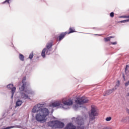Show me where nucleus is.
<instances>
[{
  "instance_id": "30",
  "label": "nucleus",
  "mask_w": 129,
  "mask_h": 129,
  "mask_svg": "<svg viewBox=\"0 0 129 129\" xmlns=\"http://www.w3.org/2000/svg\"><path fill=\"white\" fill-rule=\"evenodd\" d=\"M14 94H12L11 98L13 99L14 98Z\"/></svg>"
},
{
  "instance_id": "9",
  "label": "nucleus",
  "mask_w": 129,
  "mask_h": 129,
  "mask_svg": "<svg viewBox=\"0 0 129 129\" xmlns=\"http://www.w3.org/2000/svg\"><path fill=\"white\" fill-rule=\"evenodd\" d=\"M52 107H63L64 108V106L62 105L61 104V102L60 101H57V102H55L52 103L51 104Z\"/></svg>"
},
{
  "instance_id": "21",
  "label": "nucleus",
  "mask_w": 129,
  "mask_h": 129,
  "mask_svg": "<svg viewBox=\"0 0 129 129\" xmlns=\"http://www.w3.org/2000/svg\"><path fill=\"white\" fill-rule=\"evenodd\" d=\"M128 69H129L128 65H126V67H125V74H126Z\"/></svg>"
},
{
  "instance_id": "7",
  "label": "nucleus",
  "mask_w": 129,
  "mask_h": 129,
  "mask_svg": "<svg viewBox=\"0 0 129 129\" xmlns=\"http://www.w3.org/2000/svg\"><path fill=\"white\" fill-rule=\"evenodd\" d=\"M65 124L60 121L56 120L55 122V128H63Z\"/></svg>"
},
{
  "instance_id": "28",
  "label": "nucleus",
  "mask_w": 129,
  "mask_h": 129,
  "mask_svg": "<svg viewBox=\"0 0 129 129\" xmlns=\"http://www.w3.org/2000/svg\"><path fill=\"white\" fill-rule=\"evenodd\" d=\"M129 85V81L128 82H127L126 83H125V86H128Z\"/></svg>"
},
{
  "instance_id": "11",
  "label": "nucleus",
  "mask_w": 129,
  "mask_h": 129,
  "mask_svg": "<svg viewBox=\"0 0 129 129\" xmlns=\"http://www.w3.org/2000/svg\"><path fill=\"white\" fill-rule=\"evenodd\" d=\"M48 125L50 126L51 127H56V120L54 121H50L48 122Z\"/></svg>"
},
{
  "instance_id": "1",
  "label": "nucleus",
  "mask_w": 129,
  "mask_h": 129,
  "mask_svg": "<svg viewBox=\"0 0 129 129\" xmlns=\"http://www.w3.org/2000/svg\"><path fill=\"white\" fill-rule=\"evenodd\" d=\"M32 112L36 113L35 119L39 122H42L45 120L46 117L49 115V110L43 107V105H36L32 109Z\"/></svg>"
},
{
  "instance_id": "22",
  "label": "nucleus",
  "mask_w": 129,
  "mask_h": 129,
  "mask_svg": "<svg viewBox=\"0 0 129 129\" xmlns=\"http://www.w3.org/2000/svg\"><path fill=\"white\" fill-rule=\"evenodd\" d=\"M104 41L105 42H109V41H110V38H109V37L104 38Z\"/></svg>"
},
{
  "instance_id": "3",
  "label": "nucleus",
  "mask_w": 129,
  "mask_h": 129,
  "mask_svg": "<svg viewBox=\"0 0 129 129\" xmlns=\"http://www.w3.org/2000/svg\"><path fill=\"white\" fill-rule=\"evenodd\" d=\"M53 41H50L48 42L46 45V48H44L41 52V56L43 58H45L46 55H50L51 54V52H52V47L53 46Z\"/></svg>"
},
{
  "instance_id": "26",
  "label": "nucleus",
  "mask_w": 129,
  "mask_h": 129,
  "mask_svg": "<svg viewBox=\"0 0 129 129\" xmlns=\"http://www.w3.org/2000/svg\"><path fill=\"white\" fill-rule=\"evenodd\" d=\"M110 16L111 17V18H113V17H114V13L111 12L110 14Z\"/></svg>"
},
{
  "instance_id": "31",
  "label": "nucleus",
  "mask_w": 129,
  "mask_h": 129,
  "mask_svg": "<svg viewBox=\"0 0 129 129\" xmlns=\"http://www.w3.org/2000/svg\"><path fill=\"white\" fill-rule=\"evenodd\" d=\"M122 77H123V78H124V79H125V78H124V75H123Z\"/></svg>"
},
{
  "instance_id": "2",
  "label": "nucleus",
  "mask_w": 129,
  "mask_h": 129,
  "mask_svg": "<svg viewBox=\"0 0 129 129\" xmlns=\"http://www.w3.org/2000/svg\"><path fill=\"white\" fill-rule=\"evenodd\" d=\"M77 124L79 126H77L74 125L72 123H69L67 124L64 129H84V120L83 118L79 116L77 117Z\"/></svg>"
},
{
  "instance_id": "17",
  "label": "nucleus",
  "mask_w": 129,
  "mask_h": 129,
  "mask_svg": "<svg viewBox=\"0 0 129 129\" xmlns=\"http://www.w3.org/2000/svg\"><path fill=\"white\" fill-rule=\"evenodd\" d=\"M120 82H119V81H117V82H116V84L115 86V90H116V89H117V87H118V86H119V84H120Z\"/></svg>"
},
{
  "instance_id": "13",
  "label": "nucleus",
  "mask_w": 129,
  "mask_h": 129,
  "mask_svg": "<svg viewBox=\"0 0 129 129\" xmlns=\"http://www.w3.org/2000/svg\"><path fill=\"white\" fill-rule=\"evenodd\" d=\"M69 31V32H67L68 35H69V34H71L72 33H75V29L73 28L70 27Z\"/></svg>"
},
{
  "instance_id": "27",
  "label": "nucleus",
  "mask_w": 129,
  "mask_h": 129,
  "mask_svg": "<svg viewBox=\"0 0 129 129\" xmlns=\"http://www.w3.org/2000/svg\"><path fill=\"white\" fill-rule=\"evenodd\" d=\"M111 45H116L117 44V42L116 41L114 42H111Z\"/></svg>"
},
{
  "instance_id": "5",
  "label": "nucleus",
  "mask_w": 129,
  "mask_h": 129,
  "mask_svg": "<svg viewBox=\"0 0 129 129\" xmlns=\"http://www.w3.org/2000/svg\"><path fill=\"white\" fill-rule=\"evenodd\" d=\"M75 102L76 104L81 105V104H84V103H87V102H88V99L85 97H82L81 98L77 97L75 100Z\"/></svg>"
},
{
  "instance_id": "8",
  "label": "nucleus",
  "mask_w": 129,
  "mask_h": 129,
  "mask_svg": "<svg viewBox=\"0 0 129 129\" xmlns=\"http://www.w3.org/2000/svg\"><path fill=\"white\" fill-rule=\"evenodd\" d=\"M62 102L63 104H64L63 106L64 105H72V104H73V101H72V100H67L65 98L62 100Z\"/></svg>"
},
{
  "instance_id": "23",
  "label": "nucleus",
  "mask_w": 129,
  "mask_h": 129,
  "mask_svg": "<svg viewBox=\"0 0 129 129\" xmlns=\"http://www.w3.org/2000/svg\"><path fill=\"white\" fill-rule=\"evenodd\" d=\"M33 57H34V53L32 52L30 54L29 58L31 60V59H33Z\"/></svg>"
},
{
  "instance_id": "20",
  "label": "nucleus",
  "mask_w": 129,
  "mask_h": 129,
  "mask_svg": "<svg viewBox=\"0 0 129 129\" xmlns=\"http://www.w3.org/2000/svg\"><path fill=\"white\" fill-rule=\"evenodd\" d=\"M14 87V85L10 84L9 85H7V88L9 89H11Z\"/></svg>"
},
{
  "instance_id": "19",
  "label": "nucleus",
  "mask_w": 129,
  "mask_h": 129,
  "mask_svg": "<svg viewBox=\"0 0 129 129\" xmlns=\"http://www.w3.org/2000/svg\"><path fill=\"white\" fill-rule=\"evenodd\" d=\"M16 87H13L12 89H11L12 94H15V92H16Z\"/></svg>"
},
{
  "instance_id": "15",
  "label": "nucleus",
  "mask_w": 129,
  "mask_h": 129,
  "mask_svg": "<svg viewBox=\"0 0 129 129\" xmlns=\"http://www.w3.org/2000/svg\"><path fill=\"white\" fill-rule=\"evenodd\" d=\"M28 97H29V96H28V95H27L24 93H21V98H24V99H27V98H28Z\"/></svg>"
},
{
  "instance_id": "4",
  "label": "nucleus",
  "mask_w": 129,
  "mask_h": 129,
  "mask_svg": "<svg viewBox=\"0 0 129 129\" xmlns=\"http://www.w3.org/2000/svg\"><path fill=\"white\" fill-rule=\"evenodd\" d=\"M89 115L90 117V121L95 119V116H97L98 115V110L96 106L94 105H92L91 106V112L89 113Z\"/></svg>"
},
{
  "instance_id": "6",
  "label": "nucleus",
  "mask_w": 129,
  "mask_h": 129,
  "mask_svg": "<svg viewBox=\"0 0 129 129\" xmlns=\"http://www.w3.org/2000/svg\"><path fill=\"white\" fill-rule=\"evenodd\" d=\"M26 81V77H24L23 80L22 81V86L19 87V91L20 92H23V91H25V89L26 88V86H27V82H25Z\"/></svg>"
},
{
  "instance_id": "25",
  "label": "nucleus",
  "mask_w": 129,
  "mask_h": 129,
  "mask_svg": "<svg viewBox=\"0 0 129 129\" xmlns=\"http://www.w3.org/2000/svg\"><path fill=\"white\" fill-rule=\"evenodd\" d=\"M24 92H25V93H27V94H30L31 93V92L29 90H25Z\"/></svg>"
},
{
  "instance_id": "24",
  "label": "nucleus",
  "mask_w": 129,
  "mask_h": 129,
  "mask_svg": "<svg viewBox=\"0 0 129 129\" xmlns=\"http://www.w3.org/2000/svg\"><path fill=\"white\" fill-rule=\"evenodd\" d=\"M111 119H112V118H111V117L110 116V117H106L105 119V120H106V121H110V120H111Z\"/></svg>"
},
{
  "instance_id": "14",
  "label": "nucleus",
  "mask_w": 129,
  "mask_h": 129,
  "mask_svg": "<svg viewBox=\"0 0 129 129\" xmlns=\"http://www.w3.org/2000/svg\"><path fill=\"white\" fill-rule=\"evenodd\" d=\"M23 104V101L21 100H18L16 102V106H21Z\"/></svg>"
},
{
  "instance_id": "29",
  "label": "nucleus",
  "mask_w": 129,
  "mask_h": 129,
  "mask_svg": "<svg viewBox=\"0 0 129 129\" xmlns=\"http://www.w3.org/2000/svg\"><path fill=\"white\" fill-rule=\"evenodd\" d=\"M109 38H110V39H113V38H114V36H110Z\"/></svg>"
},
{
  "instance_id": "18",
  "label": "nucleus",
  "mask_w": 129,
  "mask_h": 129,
  "mask_svg": "<svg viewBox=\"0 0 129 129\" xmlns=\"http://www.w3.org/2000/svg\"><path fill=\"white\" fill-rule=\"evenodd\" d=\"M10 1H11V0H6L2 4H3V5H4L5 4H6V5H8V6H10Z\"/></svg>"
},
{
  "instance_id": "12",
  "label": "nucleus",
  "mask_w": 129,
  "mask_h": 129,
  "mask_svg": "<svg viewBox=\"0 0 129 129\" xmlns=\"http://www.w3.org/2000/svg\"><path fill=\"white\" fill-rule=\"evenodd\" d=\"M114 90H115V89L113 88L112 89L106 91V94L104 95V96H105L106 95H109V94H111V93H112V92H113V91H114Z\"/></svg>"
},
{
  "instance_id": "10",
  "label": "nucleus",
  "mask_w": 129,
  "mask_h": 129,
  "mask_svg": "<svg viewBox=\"0 0 129 129\" xmlns=\"http://www.w3.org/2000/svg\"><path fill=\"white\" fill-rule=\"evenodd\" d=\"M67 34V32H63L61 33L59 36L58 38H57V39H58V41H61V40H63L64 38H65V36Z\"/></svg>"
},
{
  "instance_id": "16",
  "label": "nucleus",
  "mask_w": 129,
  "mask_h": 129,
  "mask_svg": "<svg viewBox=\"0 0 129 129\" xmlns=\"http://www.w3.org/2000/svg\"><path fill=\"white\" fill-rule=\"evenodd\" d=\"M19 58L21 61H24L25 60V56H24V55L22 54H19Z\"/></svg>"
}]
</instances>
